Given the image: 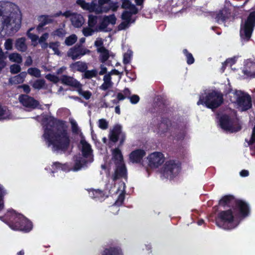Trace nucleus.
<instances>
[{
	"label": "nucleus",
	"mask_w": 255,
	"mask_h": 255,
	"mask_svg": "<svg viewBox=\"0 0 255 255\" xmlns=\"http://www.w3.org/2000/svg\"><path fill=\"white\" fill-rule=\"evenodd\" d=\"M45 120L47 123L44 127L43 136L49 145H52L54 150L64 152L67 150L70 139L65 122L54 117L45 118Z\"/></svg>",
	"instance_id": "nucleus-1"
},
{
	"label": "nucleus",
	"mask_w": 255,
	"mask_h": 255,
	"mask_svg": "<svg viewBox=\"0 0 255 255\" xmlns=\"http://www.w3.org/2000/svg\"><path fill=\"white\" fill-rule=\"evenodd\" d=\"M4 5L5 7L10 8L8 9L10 13L8 16H2L3 20L2 21L1 31L4 29L6 33L12 35L17 32L21 27V14L18 7L14 3L7 1Z\"/></svg>",
	"instance_id": "nucleus-2"
},
{
	"label": "nucleus",
	"mask_w": 255,
	"mask_h": 255,
	"mask_svg": "<svg viewBox=\"0 0 255 255\" xmlns=\"http://www.w3.org/2000/svg\"><path fill=\"white\" fill-rule=\"evenodd\" d=\"M224 102L223 94L220 91L212 90L205 96H200L197 105H202L211 109L219 107Z\"/></svg>",
	"instance_id": "nucleus-3"
},
{
	"label": "nucleus",
	"mask_w": 255,
	"mask_h": 255,
	"mask_svg": "<svg viewBox=\"0 0 255 255\" xmlns=\"http://www.w3.org/2000/svg\"><path fill=\"white\" fill-rule=\"evenodd\" d=\"M234 221L235 217L232 209L220 211L216 218L217 226L225 230L234 229L235 227Z\"/></svg>",
	"instance_id": "nucleus-4"
},
{
	"label": "nucleus",
	"mask_w": 255,
	"mask_h": 255,
	"mask_svg": "<svg viewBox=\"0 0 255 255\" xmlns=\"http://www.w3.org/2000/svg\"><path fill=\"white\" fill-rule=\"evenodd\" d=\"M255 26V11L251 12L244 24L241 25L240 35L242 39L249 41Z\"/></svg>",
	"instance_id": "nucleus-5"
},
{
	"label": "nucleus",
	"mask_w": 255,
	"mask_h": 255,
	"mask_svg": "<svg viewBox=\"0 0 255 255\" xmlns=\"http://www.w3.org/2000/svg\"><path fill=\"white\" fill-rule=\"evenodd\" d=\"M181 169V163L175 160H169L165 162L161 168V173L163 176L170 179H173L179 173Z\"/></svg>",
	"instance_id": "nucleus-6"
},
{
	"label": "nucleus",
	"mask_w": 255,
	"mask_h": 255,
	"mask_svg": "<svg viewBox=\"0 0 255 255\" xmlns=\"http://www.w3.org/2000/svg\"><path fill=\"white\" fill-rule=\"evenodd\" d=\"M233 93L236 96V103L242 111H247L252 107V99L249 94L237 90Z\"/></svg>",
	"instance_id": "nucleus-7"
},
{
	"label": "nucleus",
	"mask_w": 255,
	"mask_h": 255,
	"mask_svg": "<svg viewBox=\"0 0 255 255\" xmlns=\"http://www.w3.org/2000/svg\"><path fill=\"white\" fill-rule=\"evenodd\" d=\"M233 210L237 215L242 218L248 216L250 213V208L249 204L241 199H237Z\"/></svg>",
	"instance_id": "nucleus-8"
},
{
	"label": "nucleus",
	"mask_w": 255,
	"mask_h": 255,
	"mask_svg": "<svg viewBox=\"0 0 255 255\" xmlns=\"http://www.w3.org/2000/svg\"><path fill=\"white\" fill-rule=\"evenodd\" d=\"M219 122L220 127L222 129L231 132H238L242 128L240 125L236 127L234 126L230 117L226 114L223 115L220 117Z\"/></svg>",
	"instance_id": "nucleus-9"
},
{
	"label": "nucleus",
	"mask_w": 255,
	"mask_h": 255,
	"mask_svg": "<svg viewBox=\"0 0 255 255\" xmlns=\"http://www.w3.org/2000/svg\"><path fill=\"white\" fill-rule=\"evenodd\" d=\"M20 216H24L21 214L17 213L14 210H12L8 211L4 217H0V219L4 221L11 229L16 230L13 225L15 223L20 224L21 222L19 220H17L18 218H21Z\"/></svg>",
	"instance_id": "nucleus-10"
},
{
	"label": "nucleus",
	"mask_w": 255,
	"mask_h": 255,
	"mask_svg": "<svg viewBox=\"0 0 255 255\" xmlns=\"http://www.w3.org/2000/svg\"><path fill=\"white\" fill-rule=\"evenodd\" d=\"M117 18L114 14L109 15H105L103 17L101 22L98 26L95 28L96 31L109 32L112 30V29L107 28L109 24L115 25L116 23Z\"/></svg>",
	"instance_id": "nucleus-11"
},
{
	"label": "nucleus",
	"mask_w": 255,
	"mask_h": 255,
	"mask_svg": "<svg viewBox=\"0 0 255 255\" xmlns=\"http://www.w3.org/2000/svg\"><path fill=\"white\" fill-rule=\"evenodd\" d=\"M148 165L151 168H156L164 162L165 157L160 152H154L150 154L148 157Z\"/></svg>",
	"instance_id": "nucleus-12"
},
{
	"label": "nucleus",
	"mask_w": 255,
	"mask_h": 255,
	"mask_svg": "<svg viewBox=\"0 0 255 255\" xmlns=\"http://www.w3.org/2000/svg\"><path fill=\"white\" fill-rule=\"evenodd\" d=\"M19 102L25 107L32 109L38 108L39 102L27 95H20L19 96Z\"/></svg>",
	"instance_id": "nucleus-13"
},
{
	"label": "nucleus",
	"mask_w": 255,
	"mask_h": 255,
	"mask_svg": "<svg viewBox=\"0 0 255 255\" xmlns=\"http://www.w3.org/2000/svg\"><path fill=\"white\" fill-rule=\"evenodd\" d=\"M21 218H18L21 222L20 224L15 223L13 226L16 230L21 231L25 233L29 232L32 229L33 225L32 222L24 216H20Z\"/></svg>",
	"instance_id": "nucleus-14"
},
{
	"label": "nucleus",
	"mask_w": 255,
	"mask_h": 255,
	"mask_svg": "<svg viewBox=\"0 0 255 255\" xmlns=\"http://www.w3.org/2000/svg\"><path fill=\"white\" fill-rule=\"evenodd\" d=\"M86 50L80 45L76 44L68 50L67 55L68 57H71L73 60H75L85 55Z\"/></svg>",
	"instance_id": "nucleus-15"
},
{
	"label": "nucleus",
	"mask_w": 255,
	"mask_h": 255,
	"mask_svg": "<svg viewBox=\"0 0 255 255\" xmlns=\"http://www.w3.org/2000/svg\"><path fill=\"white\" fill-rule=\"evenodd\" d=\"M115 172L112 176L113 180L116 181L120 178H127V169L125 163L115 164Z\"/></svg>",
	"instance_id": "nucleus-16"
},
{
	"label": "nucleus",
	"mask_w": 255,
	"mask_h": 255,
	"mask_svg": "<svg viewBox=\"0 0 255 255\" xmlns=\"http://www.w3.org/2000/svg\"><path fill=\"white\" fill-rule=\"evenodd\" d=\"M146 152L140 148L136 149L130 152L129 154V159L133 163H139L145 156Z\"/></svg>",
	"instance_id": "nucleus-17"
},
{
	"label": "nucleus",
	"mask_w": 255,
	"mask_h": 255,
	"mask_svg": "<svg viewBox=\"0 0 255 255\" xmlns=\"http://www.w3.org/2000/svg\"><path fill=\"white\" fill-rule=\"evenodd\" d=\"M37 19L39 22L36 27V29L38 32L42 31L44 29L43 27L45 25L52 23L54 22V19L51 15H40L37 17Z\"/></svg>",
	"instance_id": "nucleus-18"
},
{
	"label": "nucleus",
	"mask_w": 255,
	"mask_h": 255,
	"mask_svg": "<svg viewBox=\"0 0 255 255\" xmlns=\"http://www.w3.org/2000/svg\"><path fill=\"white\" fill-rule=\"evenodd\" d=\"M171 121L169 118L162 117L160 122L158 124L157 126L158 132L160 134L166 133L171 127Z\"/></svg>",
	"instance_id": "nucleus-19"
},
{
	"label": "nucleus",
	"mask_w": 255,
	"mask_h": 255,
	"mask_svg": "<svg viewBox=\"0 0 255 255\" xmlns=\"http://www.w3.org/2000/svg\"><path fill=\"white\" fill-rule=\"evenodd\" d=\"M237 199L232 195H226L222 197L219 201V205L233 208Z\"/></svg>",
	"instance_id": "nucleus-20"
},
{
	"label": "nucleus",
	"mask_w": 255,
	"mask_h": 255,
	"mask_svg": "<svg viewBox=\"0 0 255 255\" xmlns=\"http://www.w3.org/2000/svg\"><path fill=\"white\" fill-rule=\"evenodd\" d=\"M243 73L251 78H255V60H248L245 65Z\"/></svg>",
	"instance_id": "nucleus-21"
},
{
	"label": "nucleus",
	"mask_w": 255,
	"mask_h": 255,
	"mask_svg": "<svg viewBox=\"0 0 255 255\" xmlns=\"http://www.w3.org/2000/svg\"><path fill=\"white\" fill-rule=\"evenodd\" d=\"M230 14L229 9L225 7L216 13L215 18L218 23L225 22L229 18Z\"/></svg>",
	"instance_id": "nucleus-22"
},
{
	"label": "nucleus",
	"mask_w": 255,
	"mask_h": 255,
	"mask_svg": "<svg viewBox=\"0 0 255 255\" xmlns=\"http://www.w3.org/2000/svg\"><path fill=\"white\" fill-rule=\"evenodd\" d=\"M122 126L119 124L114 126L109 134V139L111 141L116 143L119 140L120 135L122 133Z\"/></svg>",
	"instance_id": "nucleus-23"
},
{
	"label": "nucleus",
	"mask_w": 255,
	"mask_h": 255,
	"mask_svg": "<svg viewBox=\"0 0 255 255\" xmlns=\"http://www.w3.org/2000/svg\"><path fill=\"white\" fill-rule=\"evenodd\" d=\"M62 84L69 86L75 88H77L81 84L78 81L73 77L63 75L62 76L60 79Z\"/></svg>",
	"instance_id": "nucleus-24"
},
{
	"label": "nucleus",
	"mask_w": 255,
	"mask_h": 255,
	"mask_svg": "<svg viewBox=\"0 0 255 255\" xmlns=\"http://www.w3.org/2000/svg\"><path fill=\"white\" fill-rule=\"evenodd\" d=\"M80 143L82 145L81 152L83 156L86 158L89 157L93 152L91 145L83 139L80 140Z\"/></svg>",
	"instance_id": "nucleus-25"
},
{
	"label": "nucleus",
	"mask_w": 255,
	"mask_h": 255,
	"mask_svg": "<svg viewBox=\"0 0 255 255\" xmlns=\"http://www.w3.org/2000/svg\"><path fill=\"white\" fill-rule=\"evenodd\" d=\"M70 68L73 72L78 71L83 73L88 69V66L85 62L78 61L71 64Z\"/></svg>",
	"instance_id": "nucleus-26"
},
{
	"label": "nucleus",
	"mask_w": 255,
	"mask_h": 255,
	"mask_svg": "<svg viewBox=\"0 0 255 255\" xmlns=\"http://www.w3.org/2000/svg\"><path fill=\"white\" fill-rule=\"evenodd\" d=\"M76 3L80 6L84 10L93 12L96 10L97 4L94 2H87L85 0H77Z\"/></svg>",
	"instance_id": "nucleus-27"
},
{
	"label": "nucleus",
	"mask_w": 255,
	"mask_h": 255,
	"mask_svg": "<svg viewBox=\"0 0 255 255\" xmlns=\"http://www.w3.org/2000/svg\"><path fill=\"white\" fill-rule=\"evenodd\" d=\"M112 159L115 164L124 163L123 155L121 150L118 147L112 150Z\"/></svg>",
	"instance_id": "nucleus-28"
},
{
	"label": "nucleus",
	"mask_w": 255,
	"mask_h": 255,
	"mask_svg": "<svg viewBox=\"0 0 255 255\" xmlns=\"http://www.w3.org/2000/svg\"><path fill=\"white\" fill-rule=\"evenodd\" d=\"M153 105L155 108H157V112L158 113H162L166 108L165 101L160 96L156 98Z\"/></svg>",
	"instance_id": "nucleus-29"
},
{
	"label": "nucleus",
	"mask_w": 255,
	"mask_h": 255,
	"mask_svg": "<svg viewBox=\"0 0 255 255\" xmlns=\"http://www.w3.org/2000/svg\"><path fill=\"white\" fill-rule=\"evenodd\" d=\"M25 38L21 37L17 39L15 43V48L20 51L24 52L27 49V46L25 44Z\"/></svg>",
	"instance_id": "nucleus-30"
},
{
	"label": "nucleus",
	"mask_w": 255,
	"mask_h": 255,
	"mask_svg": "<svg viewBox=\"0 0 255 255\" xmlns=\"http://www.w3.org/2000/svg\"><path fill=\"white\" fill-rule=\"evenodd\" d=\"M97 51L100 53V60L102 63H105L110 57L109 51L105 47L97 48Z\"/></svg>",
	"instance_id": "nucleus-31"
},
{
	"label": "nucleus",
	"mask_w": 255,
	"mask_h": 255,
	"mask_svg": "<svg viewBox=\"0 0 255 255\" xmlns=\"http://www.w3.org/2000/svg\"><path fill=\"white\" fill-rule=\"evenodd\" d=\"M103 255H122V253L119 248L110 247L105 249Z\"/></svg>",
	"instance_id": "nucleus-32"
},
{
	"label": "nucleus",
	"mask_w": 255,
	"mask_h": 255,
	"mask_svg": "<svg viewBox=\"0 0 255 255\" xmlns=\"http://www.w3.org/2000/svg\"><path fill=\"white\" fill-rule=\"evenodd\" d=\"M90 196L92 198H103L105 196L104 192L100 189H91L89 190Z\"/></svg>",
	"instance_id": "nucleus-33"
},
{
	"label": "nucleus",
	"mask_w": 255,
	"mask_h": 255,
	"mask_svg": "<svg viewBox=\"0 0 255 255\" xmlns=\"http://www.w3.org/2000/svg\"><path fill=\"white\" fill-rule=\"evenodd\" d=\"M87 161L86 159L83 158L82 157H79L76 158L75 161L74 165V170L78 171L84 165H86Z\"/></svg>",
	"instance_id": "nucleus-34"
},
{
	"label": "nucleus",
	"mask_w": 255,
	"mask_h": 255,
	"mask_svg": "<svg viewBox=\"0 0 255 255\" xmlns=\"http://www.w3.org/2000/svg\"><path fill=\"white\" fill-rule=\"evenodd\" d=\"M26 76V73L22 72L17 75L13 78V79H10L9 82L11 84H18L22 83L24 82Z\"/></svg>",
	"instance_id": "nucleus-35"
},
{
	"label": "nucleus",
	"mask_w": 255,
	"mask_h": 255,
	"mask_svg": "<svg viewBox=\"0 0 255 255\" xmlns=\"http://www.w3.org/2000/svg\"><path fill=\"white\" fill-rule=\"evenodd\" d=\"M77 91L78 93L82 95L86 100H89L90 99L92 93L89 91H84L82 90V85L81 84H80L79 86L77 88Z\"/></svg>",
	"instance_id": "nucleus-36"
},
{
	"label": "nucleus",
	"mask_w": 255,
	"mask_h": 255,
	"mask_svg": "<svg viewBox=\"0 0 255 255\" xmlns=\"http://www.w3.org/2000/svg\"><path fill=\"white\" fill-rule=\"evenodd\" d=\"M131 92L128 88H126L123 90V94L122 93H118L117 95V99L119 101L124 100L127 97L130 96Z\"/></svg>",
	"instance_id": "nucleus-37"
},
{
	"label": "nucleus",
	"mask_w": 255,
	"mask_h": 255,
	"mask_svg": "<svg viewBox=\"0 0 255 255\" xmlns=\"http://www.w3.org/2000/svg\"><path fill=\"white\" fill-rule=\"evenodd\" d=\"M45 85V81L43 79H37L32 84V87L34 89L40 90L43 88Z\"/></svg>",
	"instance_id": "nucleus-38"
},
{
	"label": "nucleus",
	"mask_w": 255,
	"mask_h": 255,
	"mask_svg": "<svg viewBox=\"0 0 255 255\" xmlns=\"http://www.w3.org/2000/svg\"><path fill=\"white\" fill-rule=\"evenodd\" d=\"M83 77L85 79H90L93 77H96L97 76V71L96 69H93L92 70H88L87 69L84 71Z\"/></svg>",
	"instance_id": "nucleus-39"
},
{
	"label": "nucleus",
	"mask_w": 255,
	"mask_h": 255,
	"mask_svg": "<svg viewBox=\"0 0 255 255\" xmlns=\"http://www.w3.org/2000/svg\"><path fill=\"white\" fill-rule=\"evenodd\" d=\"M6 194V191L4 189L2 185L0 184V212L4 208L3 198Z\"/></svg>",
	"instance_id": "nucleus-40"
},
{
	"label": "nucleus",
	"mask_w": 255,
	"mask_h": 255,
	"mask_svg": "<svg viewBox=\"0 0 255 255\" xmlns=\"http://www.w3.org/2000/svg\"><path fill=\"white\" fill-rule=\"evenodd\" d=\"M9 59L12 62L20 64L22 62V59L21 55L17 53H12L9 55Z\"/></svg>",
	"instance_id": "nucleus-41"
},
{
	"label": "nucleus",
	"mask_w": 255,
	"mask_h": 255,
	"mask_svg": "<svg viewBox=\"0 0 255 255\" xmlns=\"http://www.w3.org/2000/svg\"><path fill=\"white\" fill-rule=\"evenodd\" d=\"M183 53L186 57L187 63L188 65L193 64L195 61V59L193 56V55L190 53L186 49H183Z\"/></svg>",
	"instance_id": "nucleus-42"
},
{
	"label": "nucleus",
	"mask_w": 255,
	"mask_h": 255,
	"mask_svg": "<svg viewBox=\"0 0 255 255\" xmlns=\"http://www.w3.org/2000/svg\"><path fill=\"white\" fill-rule=\"evenodd\" d=\"M66 34V32L65 30L62 28H57L51 33L52 36L54 37L57 36L59 38H63Z\"/></svg>",
	"instance_id": "nucleus-43"
},
{
	"label": "nucleus",
	"mask_w": 255,
	"mask_h": 255,
	"mask_svg": "<svg viewBox=\"0 0 255 255\" xmlns=\"http://www.w3.org/2000/svg\"><path fill=\"white\" fill-rule=\"evenodd\" d=\"M77 36L75 34H72L66 37L65 40V43L67 46H71L77 41Z\"/></svg>",
	"instance_id": "nucleus-44"
},
{
	"label": "nucleus",
	"mask_w": 255,
	"mask_h": 255,
	"mask_svg": "<svg viewBox=\"0 0 255 255\" xmlns=\"http://www.w3.org/2000/svg\"><path fill=\"white\" fill-rule=\"evenodd\" d=\"M118 6L117 3L110 2L108 6H105L103 9L98 10L99 12H107L110 9H112L113 11L117 10Z\"/></svg>",
	"instance_id": "nucleus-45"
},
{
	"label": "nucleus",
	"mask_w": 255,
	"mask_h": 255,
	"mask_svg": "<svg viewBox=\"0 0 255 255\" xmlns=\"http://www.w3.org/2000/svg\"><path fill=\"white\" fill-rule=\"evenodd\" d=\"M60 46V43L58 41L51 42L49 43V47L52 49L54 52V53L59 55L60 51L59 50V47Z\"/></svg>",
	"instance_id": "nucleus-46"
},
{
	"label": "nucleus",
	"mask_w": 255,
	"mask_h": 255,
	"mask_svg": "<svg viewBox=\"0 0 255 255\" xmlns=\"http://www.w3.org/2000/svg\"><path fill=\"white\" fill-rule=\"evenodd\" d=\"M27 72L29 75L33 76L36 78H39L41 76L40 70L39 69L35 67L29 68L28 69Z\"/></svg>",
	"instance_id": "nucleus-47"
},
{
	"label": "nucleus",
	"mask_w": 255,
	"mask_h": 255,
	"mask_svg": "<svg viewBox=\"0 0 255 255\" xmlns=\"http://www.w3.org/2000/svg\"><path fill=\"white\" fill-rule=\"evenodd\" d=\"M88 25L90 27H94L97 23V16L90 14L88 16Z\"/></svg>",
	"instance_id": "nucleus-48"
},
{
	"label": "nucleus",
	"mask_w": 255,
	"mask_h": 255,
	"mask_svg": "<svg viewBox=\"0 0 255 255\" xmlns=\"http://www.w3.org/2000/svg\"><path fill=\"white\" fill-rule=\"evenodd\" d=\"M109 123L106 119H101L98 121V127L102 129L105 130L108 128Z\"/></svg>",
	"instance_id": "nucleus-49"
},
{
	"label": "nucleus",
	"mask_w": 255,
	"mask_h": 255,
	"mask_svg": "<svg viewBox=\"0 0 255 255\" xmlns=\"http://www.w3.org/2000/svg\"><path fill=\"white\" fill-rule=\"evenodd\" d=\"M132 56V52L131 51H128L124 54L123 63L127 65L130 62Z\"/></svg>",
	"instance_id": "nucleus-50"
},
{
	"label": "nucleus",
	"mask_w": 255,
	"mask_h": 255,
	"mask_svg": "<svg viewBox=\"0 0 255 255\" xmlns=\"http://www.w3.org/2000/svg\"><path fill=\"white\" fill-rule=\"evenodd\" d=\"M45 78L49 81L52 82L55 84L57 83L60 80L58 76L52 74H48L45 76Z\"/></svg>",
	"instance_id": "nucleus-51"
},
{
	"label": "nucleus",
	"mask_w": 255,
	"mask_h": 255,
	"mask_svg": "<svg viewBox=\"0 0 255 255\" xmlns=\"http://www.w3.org/2000/svg\"><path fill=\"white\" fill-rule=\"evenodd\" d=\"M131 16L132 15L128 11L125 10L122 13L121 18L123 20L129 21L130 23Z\"/></svg>",
	"instance_id": "nucleus-52"
},
{
	"label": "nucleus",
	"mask_w": 255,
	"mask_h": 255,
	"mask_svg": "<svg viewBox=\"0 0 255 255\" xmlns=\"http://www.w3.org/2000/svg\"><path fill=\"white\" fill-rule=\"evenodd\" d=\"M21 70L20 66L18 64H12L10 67V71L11 74H17Z\"/></svg>",
	"instance_id": "nucleus-53"
},
{
	"label": "nucleus",
	"mask_w": 255,
	"mask_h": 255,
	"mask_svg": "<svg viewBox=\"0 0 255 255\" xmlns=\"http://www.w3.org/2000/svg\"><path fill=\"white\" fill-rule=\"evenodd\" d=\"M92 27H86L84 28L83 30V33L84 36L87 37L92 35L93 33L96 31L95 29L94 30L92 28Z\"/></svg>",
	"instance_id": "nucleus-54"
},
{
	"label": "nucleus",
	"mask_w": 255,
	"mask_h": 255,
	"mask_svg": "<svg viewBox=\"0 0 255 255\" xmlns=\"http://www.w3.org/2000/svg\"><path fill=\"white\" fill-rule=\"evenodd\" d=\"M125 71L126 72V76L131 80V81H133L136 79V76L135 73L132 72H129L127 69V68L125 67Z\"/></svg>",
	"instance_id": "nucleus-55"
},
{
	"label": "nucleus",
	"mask_w": 255,
	"mask_h": 255,
	"mask_svg": "<svg viewBox=\"0 0 255 255\" xmlns=\"http://www.w3.org/2000/svg\"><path fill=\"white\" fill-rule=\"evenodd\" d=\"M32 28H31L28 30L27 33V35L32 42H35L38 40L39 37L37 35L30 32V31L32 30Z\"/></svg>",
	"instance_id": "nucleus-56"
},
{
	"label": "nucleus",
	"mask_w": 255,
	"mask_h": 255,
	"mask_svg": "<svg viewBox=\"0 0 255 255\" xmlns=\"http://www.w3.org/2000/svg\"><path fill=\"white\" fill-rule=\"evenodd\" d=\"M233 91L232 87L231 84L229 83L228 84L225 86V89L224 90L223 96H227L228 95L230 94Z\"/></svg>",
	"instance_id": "nucleus-57"
},
{
	"label": "nucleus",
	"mask_w": 255,
	"mask_h": 255,
	"mask_svg": "<svg viewBox=\"0 0 255 255\" xmlns=\"http://www.w3.org/2000/svg\"><path fill=\"white\" fill-rule=\"evenodd\" d=\"M130 100V102L132 104H137L139 101V97L137 95H133L131 96L128 97Z\"/></svg>",
	"instance_id": "nucleus-58"
},
{
	"label": "nucleus",
	"mask_w": 255,
	"mask_h": 255,
	"mask_svg": "<svg viewBox=\"0 0 255 255\" xmlns=\"http://www.w3.org/2000/svg\"><path fill=\"white\" fill-rule=\"evenodd\" d=\"M5 49L7 50H11L12 48V40L11 39H7L4 43Z\"/></svg>",
	"instance_id": "nucleus-59"
},
{
	"label": "nucleus",
	"mask_w": 255,
	"mask_h": 255,
	"mask_svg": "<svg viewBox=\"0 0 255 255\" xmlns=\"http://www.w3.org/2000/svg\"><path fill=\"white\" fill-rule=\"evenodd\" d=\"M18 88L22 89L23 92L25 93L26 95L29 94L31 90L30 87L27 84H23L21 85H19L18 86Z\"/></svg>",
	"instance_id": "nucleus-60"
},
{
	"label": "nucleus",
	"mask_w": 255,
	"mask_h": 255,
	"mask_svg": "<svg viewBox=\"0 0 255 255\" xmlns=\"http://www.w3.org/2000/svg\"><path fill=\"white\" fill-rule=\"evenodd\" d=\"M129 24H130L129 21H124L118 25V29L119 30L125 29L128 26Z\"/></svg>",
	"instance_id": "nucleus-61"
},
{
	"label": "nucleus",
	"mask_w": 255,
	"mask_h": 255,
	"mask_svg": "<svg viewBox=\"0 0 255 255\" xmlns=\"http://www.w3.org/2000/svg\"><path fill=\"white\" fill-rule=\"evenodd\" d=\"M49 36V34L47 32H45L43 33L40 37L38 39V41L40 44H42L46 42V40L48 39Z\"/></svg>",
	"instance_id": "nucleus-62"
},
{
	"label": "nucleus",
	"mask_w": 255,
	"mask_h": 255,
	"mask_svg": "<svg viewBox=\"0 0 255 255\" xmlns=\"http://www.w3.org/2000/svg\"><path fill=\"white\" fill-rule=\"evenodd\" d=\"M122 2V8L128 9L132 4L129 0H121Z\"/></svg>",
	"instance_id": "nucleus-63"
},
{
	"label": "nucleus",
	"mask_w": 255,
	"mask_h": 255,
	"mask_svg": "<svg viewBox=\"0 0 255 255\" xmlns=\"http://www.w3.org/2000/svg\"><path fill=\"white\" fill-rule=\"evenodd\" d=\"M128 9L129 10L128 11L131 13V15L136 14L138 12L137 8L135 6V5L133 4H132Z\"/></svg>",
	"instance_id": "nucleus-64"
}]
</instances>
